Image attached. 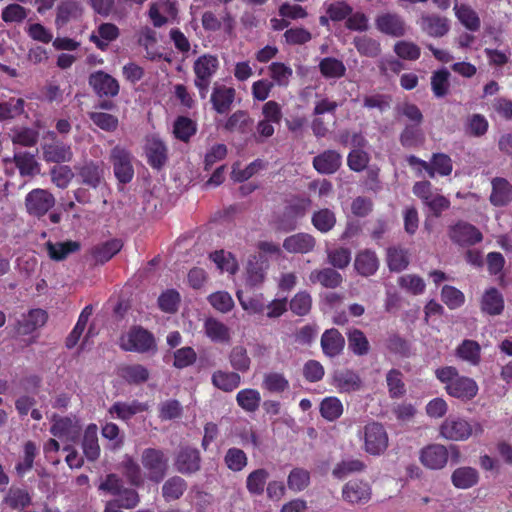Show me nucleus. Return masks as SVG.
I'll use <instances>...</instances> for the list:
<instances>
[{
    "instance_id": "nucleus-1",
    "label": "nucleus",
    "mask_w": 512,
    "mask_h": 512,
    "mask_svg": "<svg viewBox=\"0 0 512 512\" xmlns=\"http://www.w3.org/2000/svg\"><path fill=\"white\" fill-rule=\"evenodd\" d=\"M484 431L483 425L476 420L461 415H449L439 425V436L447 441L462 442L478 437Z\"/></svg>"
},
{
    "instance_id": "nucleus-2",
    "label": "nucleus",
    "mask_w": 512,
    "mask_h": 512,
    "mask_svg": "<svg viewBox=\"0 0 512 512\" xmlns=\"http://www.w3.org/2000/svg\"><path fill=\"white\" fill-rule=\"evenodd\" d=\"M435 376L445 384L446 392L452 397L470 400L477 395V383L472 378L460 376L455 367H440L435 370Z\"/></svg>"
},
{
    "instance_id": "nucleus-3",
    "label": "nucleus",
    "mask_w": 512,
    "mask_h": 512,
    "mask_svg": "<svg viewBox=\"0 0 512 512\" xmlns=\"http://www.w3.org/2000/svg\"><path fill=\"white\" fill-rule=\"evenodd\" d=\"M363 450L373 456L382 455L389 446V437L384 426L378 422H369L359 431Z\"/></svg>"
},
{
    "instance_id": "nucleus-4",
    "label": "nucleus",
    "mask_w": 512,
    "mask_h": 512,
    "mask_svg": "<svg viewBox=\"0 0 512 512\" xmlns=\"http://www.w3.org/2000/svg\"><path fill=\"white\" fill-rule=\"evenodd\" d=\"M218 68L219 60L215 55L204 54L195 60L193 64L195 74L194 85L202 99L206 98L211 79L216 74Z\"/></svg>"
},
{
    "instance_id": "nucleus-5",
    "label": "nucleus",
    "mask_w": 512,
    "mask_h": 512,
    "mask_svg": "<svg viewBox=\"0 0 512 512\" xmlns=\"http://www.w3.org/2000/svg\"><path fill=\"white\" fill-rule=\"evenodd\" d=\"M141 463L152 481L160 482L167 472L168 459L161 450L145 449L141 455Z\"/></svg>"
},
{
    "instance_id": "nucleus-6",
    "label": "nucleus",
    "mask_w": 512,
    "mask_h": 512,
    "mask_svg": "<svg viewBox=\"0 0 512 512\" xmlns=\"http://www.w3.org/2000/svg\"><path fill=\"white\" fill-rule=\"evenodd\" d=\"M120 347L126 351L148 352L155 348L153 336L141 328H133L120 338Z\"/></svg>"
},
{
    "instance_id": "nucleus-7",
    "label": "nucleus",
    "mask_w": 512,
    "mask_h": 512,
    "mask_svg": "<svg viewBox=\"0 0 512 512\" xmlns=\"http://www.w3.org/2000/svg\"><path fill=\"white\" fill-rule=\"evenodd\" d=\"M110 160L113 165L115 177L118 181L121 183L130 182L134 175L130 152L123 147L115 146L111 150Z\"/></svg>"
},
{
    "instance_id": "nucleus-8",
    "label": "nucleus",
    "mask_w": 512,
    "mask_h": 512,
    "mask_svg": "<svg viewBox=\"0 0 512 512\" xmlns=\"http://www.w3.org/2000/svg\"><path fill=\"white\" fill-rule=\"evenodd\" d=\"M54 205V196L45 189H34L25 197L27 212L36 217L45 215Z\"/></svg>"
},
{
    "instance_id": "nucleus-9",
    "label": "nucleus",
    "mask_w": 512,
    "mask_h": 512,
    "mask_svg": "<svg viewBox=\"0 0 512 512\" xmlns=\"http://www.w3.org/2000/svg\"><path fill=\"white\" fill-rule=\"evenodd\" d=\"M449 453L442 444H430L420 451L419 460L421 464L430 470L443 469L448 463Z\"/></svg>"
},
{
    "instance_id": "nucleus-10",
    "label": "nucleus",
    "mask_w": 512,
    "mask_h": 512,
    "mask_svg": "<svg viewBox=\"0 0 512 512\" xmlns=\"http://www.w3.org/2000/svg\"><path fill=\"white\" fill-rule=\"evenodd\" d=\"M236 91L232 87L223 84H214L210 101L213 109L218 114H226L232 108L235 100Z\"/></svg>"
},
{
    "instance_id": "nucleus-11",
    "label": "nucleus",
    "mask_w": 512,
    "mask_h": 512,
    "mask_svg": "<svg viewBox=\"0 0 512 512\" xmlns=\"http://www.w3.org/2000/svg\"><path fill=\"white\" fill-rule=\"evenodd\" d=\"M203 332L213 343L229 344L232 340L231 329L225 323L213 317L204 320Z\"/></svg>"
},
{
    "instance_id": "nucleus-12",
    "label": "nucleus",
    "mask_w": 512,
    "mask_h": 512,
    "mask_svg": "<svg viewBox=\"0 0 512 512\" xmlns=\"http://www.w3.org/2000/svg\"><path fill=\"white\" fill-rule=\"evenodd\" d=\"M89 84L100 96L114 97L119 93L120 89L118 81L103 71L92 73L89 77Z\"/></svg>"
},
{
    "instance_id": "nucleus-13",
    "label": "nucleus",
    "mask_w": 512,
    "mask_h": 512,
    "mask_svg": "<svg viewBox=\"0 0 512 512\" xmlns=\"http://www.w3.org/2000/svg\"><path fill=\"white\" fill-rule=\"evenodd\" d=\"M342 497L350 504H364L371 498V488L367 482L351 480L344 485Z\"/></svg>"
},
{
    "instance_id": "nucleus-14",
    "label": "nucleus",
    "mask_w": 512,
    "mask_h": 512,
    "mask_svg": "<svg viewBox=\"0 0 512 512\" xmlns=\"http://www.w3.org/2000/svg\"><path fill=\"white\" fill-rule=\"evenodd\" d=\"M376 27L384 34L401 37L406 33V24L403 18L395 13H384L375 20Z\"/></svg>"
},
{
    "instance_id": "nucleus-15",
    "label": "nucleus",
    "mask_w": 512,
    "mask_h": 512,
    "mask_svg": "<svg viewBox=\"0 0 512 512\" xmlns=\"http://www.w3.org/2000/svg\"><path fill=\"white\" fill-rule=\"evenodd\" d=\"M449 236L452 241L459 245H473L482 240L481 232L471 224L459 222L449 230Z\"/></svg>"
},
{
    "instance_id": "nucleus-16",
    "label": "nucleus",
    "mask_w": 512,
    "mask_h": 512,
    "mask_svg": "<svg viewBox=\"0 0 512 512\" xmlns=\"http://www.w3.org/2000/svg\"><path fill=\"white\" fill-rule=\"evenodd\" d=\"M332 384L340 393L359 391L362 388L360 376L349 369H341L334 372Z\"/></svg>"
},
{
    "instance_id": "nucleus-17",
    "label": "nucleus",
    "mask_w": 512,
    "mask_h": 512,
    "mask_svg": "<svg viewBox=\"0 0 512 512\" xmlns=\"http://www.w3.org/2000/svg\"><path fill=\"white\" fill-rule=\"evenodd\" d=\"M175 466L182 474H193L200 470L201 458L199 451L193 448H183L177 455Z\"/></svg>"
},
{
    "instance_id": "nucleus-18",
    "label": "nucleus",
    "mask_w": 512,
    "mask_h": 512,
    "mask_svg": "<svg viewBox=\"0 0 512 512\" xmlns=\"http://www.w3.org/2000/svg\"><path fill=\"white\" fill-rule=\"evenodd\" d=\"M79 422L70 417H54L50 432L59 439L74 441L79 432Z\"/></svg>"
},
{
    "instance_id": "nucleus-19",
    "label": "nucleus",
    "mask_w": 512,
    "mask_h": 512,
    "mask_svg": "<svg viewBox=\"0 0 512 512\" xmlns=\"http://www.w3.org/2000/svg\"><path fill=\"white\" fill-rule=\"evenodd\" d=\"M419 25L431 37H443L450 30L449 20L446 17L434 14H422Z\"/></svg>"
},
{
    "instance_id": "nucleus-20",
    "label": "nucleus",
    "mask_w": 512,
    "mask_h": 512,
    "mask_svg": "<svg viewBox=\"0 0 512 512\" xmlns=\"http://www.w3.org/2000/svg\"><path fill=\"white\" fill-rule=\"evenodd\" d=\"M480 309L491 316L500 315L504 310L502 293L495 287L487 288L481 296Z\"/></svg>"
},
{
    "instance_id": "nucleus-21",
    "label": "nucleus",
    "mask_w": 512,
    "mask_h": 512,
    "mask_svg": "<svg viewBox=\"0 0 512 512\" xmlns=\"http://www.w3.org/2000/svg\"><path fill=\"white\" fill-rule=\"evenodd\" d=\"M148 409L145 403L133 400L130 402L117 401L109 408L111 417L122 421L130 420L134 415L142 413Z\"/></svg>"
},
{
    "instance_id": "nucleus-22",
    "label": "nucleus",
    "mask_w": 512,
    "mask_h": 512,
    "mask_svg": "<svg viewBox=\"0 0 512 512\" xmlns=\"http://www.w3.org/2000/svg\"><path fill=\"white\" fill-rule=\"evenodd\" d=\"M48 320V314L43 309H32L22 316L18 323V333L27 335L43 327Z\"/></svg>"
},
{
    "instance_id": "nucleus-23",
    "label": "nucleus",
    "mask_w": 512,
    "mask_h": 512,
    "mask_svg": "<svg viewBox=\"0 0 512 512\" xmlns=\"http://www.w3.org/2000/svg\"><path fill=\"white\" fill-rule=\"evenodd\" d=\"M315 238L307 233H297L287 237L283 242L284 249L289 253L305 254L314 249Z\"/></svg>"
},
{
    "instance_id": "nucleus-24",
    "label": "nucleus",
    "mask_w": 512,
    "mask_h": 512,
    "mask_svg": "<svg viewBox=\"0 0 512 512\" xmlns=\"http://www.w3.org/2000/svg\"><path fill=\"white\" fill-rule=\"evenodd\" d=\"M82 5L74 0L63 1L57 7V16L55 23L58 27H62L69 22L78 21L82 17Z\"/></svg>"
},
{
    "instance_id": "nucleus-25",
    "label": "nucleus",
    "mask_w": 512,
    "mask_h": 512,
    "mask_svg": "<svg viewBox=\"0 0 512 512\" xmlns=\"http://www.w3.org/2000/svg\"><path fill=\"white\" fill-rule=\"evenodd\" d=\"M453 11L457 20L469 31L476 32L480 29L481 20L478 13L467 4H459L455 0Z\"/></svg>"
},
{
    "instance_id": "nucleus-26",
    "label": "nucleus",
    "mask_w": 512,
    "mask_h": 512,
    "mask_svg": "<svg viewBox=\"0 0 512 512\" xmlns=\"http://www.w3.org/2000/svg\"><path fill=\"white\" fill-rule=\"evenodd\" d=\"M354 268L361 276L368 277L374 275L379 268V260L375 252L363 250L357 253L354 260Z\"/></svg>"
},
{
    "instance_id": "nucleus-27",
    "label": "nucleus",
    "mask_w": 512,
    "mask_h": 512,
    "mask_svg": "<svg viewBox=\"0 0 512 512\" xmlns=\"http://www.w3.org/2000/svg\"><path fill=\"white\" fill-rule=\"evenodd\" d=\"M491 185L490 202L494 206H504L512 200V186L506 179L493 178Z\"/></svg>"
},
{
    "instance_id": "nucleus-28",
    "label": "nucleus",
    "mask_w": 512,
    "mask_h": 512,
    "mask_svg": "<svg viewBox=\"0 0 512 512\" xmlns=\"http://www.w3.org/2000/svg\"><path fill=\"white\" fill-rule=\"evenodd\" d=\"M345 345V340L336 329L326 330L321 337V347L325 355L335 357L339 355Z\"/></svg>"
},
{
    "instance_id": "nucleus-29",
    "label": "nucleus",
    "mask_w": 512,
    "mask_h": 512,
    "mask_svg": "<svg viewBox=\"0 0 512 512\" xmlns=\"http://www.w3.org/2000/svg\"><path fill=\"white\" fill-rule=\"evenodd\" d=\"M309 281L312 284L319 283L326 288H337L341 285L343 278L339 272L332 268L314 269L309 274Z\"/></svg>"
},
{
    "instance_id": "nucleus-30",
    "label": "nucleus",
    "mask_w": 512,
    "mask_h": 512,
    "mask_svg": "<svg viewBox=\"0 0 512 512\" xmlns=\"http://www.w3.org/2000/svg\"><path fill=\"white\" fill-rule=\"evenodd\" d=\"M313 165L319 173L331 174L340 167L341 156L336 151L328 150L316 156Z\"/></svg>"
},
{
    "instance_id": "nucleus-31",
    "label": "nucleus",
    "mask_w": 512,
    "mask_h": 512,
    "mask_svg": "<svg viewBox=\"0 0 512 512\" xmlns=\"http://www.w3.org/2000/svg\"><path fill=\"white\" fill-rule=\"evenodd\" d=\"M212 384L224 391L231 392L241 384V376L234 371L216 370L211 377Z\"/></svg>"
},
{
    "instance_id": "nucleus-32",
    "label": "nucleus",
    "mask_w": 512,
    "mask_h": 512,
    "mask_svg": "<svg viewBox=\"0 0 512 512\" xmlns=\"http://www.w3.org/2000/svg\"><path fill=\"white\" fill-rule=\"evenodd\" d=\"M82 449L86 458L90 461H94L99 457L100 446L98 444V428L96 424H90L85 429Z\"/></svg>"
},
{
    "instance_id": "nucleus-33",
    "label": "nucleus",
    "mask_w": 512,
    "mask_h": 512,
    "mask_svg": "<svg viewBox=\"0 0 512 512\" xmlns=\"http://www.w3.org/2000/svg\"><path fill=\"white\" fill-rule=\"evenodd\" d=\"M73 153L69 145L53 143L43 147V158L47 162L63 163L71 161Z\"/></svg>"
},
{
    "instance_id": "nucleus-34",
    "label": "nucleus",
    "mask_w": 512,
    "mask_h": 512,
    "mask_svg": "<svg viewBox=\"0 0 512 512\" xmlns=\"http://www.w3.org/2000/svg\"><path fill=\"white\" fill-rule=\"evenodd\" d=\"M478 480L479 474L472 467L457 468L451 475L452 484L458 489H469L476 485Z\"/></svg>"
},
{
    "instance_id": "nucleus-35",
    "label": "nucleus",
    "mask_w": 512,
    "mask_h": 512,
    "mask_svg": "<svg viewBox=\"0 0 512 512\" xmlns=\"http://www.w3.org/2000/svg\"><path fill=\"white\" fill-rule=\"evenodd\" d=\"M146 154L148 162L154 168H160L167 159V149L163 142L157 138H151L147 142Z\"/></svg>"
},
{
    "instance_id": "nucleus-36",
    "label": "nucleus",
    "mask_w": 512,
    "mask_h": 512,
    "mask_svg": "<svg viewBox=\"0 0 512 512\" xmlns=\"http://www.w3.org/2000/svg\"><path fill=\"white\" fill-rule=\"evenodd\" d=\"M150 18L155 26L164 25L169 18H174L176 9L169 1L161 0L150 8Z\"/></svg>"
},
{
    "instance_id": "nucleus-37",
    "label": "nucleus",
    "mask_w": 512,
    "mask_h": 512,
    "mask_svg": "<svg viewBox=\"0 0 512 512\" xmlns=\"http://www.w3.org/2000/svg\"><path fill=\"white\" fill-rule=\"evenodd\" d=\"M119 35V29L112 23H103L98 27L97 34L93 33L90 40L101 50L106 49L108 44Z\"/></svg>"
},
{
    "instance_id": "nucleus-38",
    "label": "nucleus",
    "mask_w": 512,
    "mask_h": 512,
    "mask_svg": "<svg viewBox=\"0 0 512 512\" xmlns=\"http://www.w3.org/2000/svg\"><path fill=\"white\" fill-rule=\"evenodd\" d=\"M13 159L22 176H34L40 173V165L34 155L27 152H17Z\"/></svg>"
},
{
    "instance_id": "nucleus-39",
    "label": "nucleus",
    "mask_w": 512,
    "mask_h": 512,
    "mask_svg": "<svg viewBox=\"0 0 512 512\" xmlns=\"http://www.w3.org/2000/svg\"><path fill=\"white\" fill-rule=\"evenodd\" d=\"M119 375L130 384H141L148 380L149 371L140 364H131L122 366L119 369Z\"/></svg>"
},
{
    "instance_id": "nucleus-40",
    "label": "nucleus",
    "mask_w": 512,
    "mask_h": 512,
    "mask_svg": "<svg viewBox=\"0 0 512 512\" xmlns=\"http://www.w3.org/2000/svg\"><path fill=\"white\" fill-rule=\"evenodd\" d=\"M229 363L238 372L245 373L250 369L251 358L243 345L234 346L229 353Z\"/></svg>"
},
{
    "instance_id": "nucleus-41",
    "label": "nucleus",
    "mask_w": 512,
    "mask_h": 512,
    "mask_svg": "<svg viewBox=\"0 0 512 512\" xmlns=\"http://www.w3.org/2000/svg\"><path fill=\"white\" fill-rule=\"evenodd\" d=\"M480 345L474 340H464L456 349V355L471 365H478L480 362Z\"/></svg>"
},
{
    "instance_id": "nucleus-42",
    "label": "nucleus",
    "mask_w": 512,
    "mask_h": 512,
    "mask_svg": "<svg viewBox=\"0 0 512 512\" xmlns=\"http://www.w3.org/2000/svg\"><path fill=\"white\" fill-rule=\"evenodd\" d=\"M489 123L481 114L469 115L464 123V132L468 136L481 137L486 134Z\"/></svg>"
},
{
    "instance_id": "nucleus-43",
    "label": "nucleus",
    "mask_w": 512,
    "mask_h": 512,
    "mask_svg": "<svg viewBox=\"0 0 512 512\" xmlns=\"http://www.w3.org/2000/svg\"><path fill=\"white\" fill-rule=\"evenodd\" d=\"M238 405L247 412H254L259 408L261 395L258 390L246 388L237 393Z\"/></svg>"
},
{
    "instance_id": "nucleus-44",
    "label": "nucleus",
    "mask_w": 512,
    "mask_h": 512,
    "mask_svg": "<svg viewBox=\"0 0 512 512\" xmlns=\"http://www.w3.org/2000/svg\"><path fill=\"white\" fill-rule=\"evenodd\" d=\"M187 488L184 479L179 476L169 478L162 487V494L166 501L179 499Z\"/></svg>"
},
{
    "instance_id": "nucleus-45",
    "label": "nucleus",
    "mask_w": 512,
    "mask_h": 512,
    "mask_svg": "<svg viewBox=\"0 0 512 512\" xmlns=\"http://www.w3.org/2000/svg\"><path fill=\"white\" fill-rule=\"evenodd\" d=\"M320 413L327 421H334L343 414V404L337 397H326L320 404Z\"/></svg>"
},
{
    "instance_id": "nucleus-46",
    "label": "nucleus",
    "mask_w": 512,
    "mask_h": 512,
    "mask_svg": "<svg viewBox=\"0 0 512 512\" xmlns=\"http://www.w3.org/2000/svg\"><path fill=\"white\" fill-rule=\"evenodd\" d=\"M262 387L273 393H281L289 388V381L282 373L268 372L263 376Z\"/></svg>"
},
{
    "instance_id": "nucleus-47",
    "label": "nucleus",
    "mask_w": 512,
    "mask_h": 512,
    "mask_svg": "<svg viewBox=\"0 0 512 512\" xmlns=\"http://www.w3.org/2000/svg\"><path fill=\"white\" fill-rule=\"evenodd\" d=\"M269 75L273 80V84H277L278 86H287L290 82V79L293 75V70L291 67L287 66L281 62H273L268 67Z\"/></svg>"
},
{
    "instance_id": "nucleus-48",
    "label": "nucleus",
    "mask_w": 512,
    "mask_h": 512,
    "mask_svg": "<svg viewBox=\"0 0 512 512\" xmlns=\"http://www.w3.org/2000/svg\"><path fill=\"white\" fill-rule=\"evenodd\" d=\"M452 160L445 154H435L429 163V169L427 170L430 177H434L435 174L441 176L450 175L452 172Z\"/></svg>"
},
{
    "instance_id": "nucleus-49",
    "label": "nucleus",
    "mask_w": 512,
    "mask_h": 512,
    "mask_svg": "<svg viewBox=\"0 0 512 512\" xmlns=\"http://www.w3.org/2000/svg\"><path fill=\"white\" fill-rule=\"evenodd\" d=\"M237 299L246 312L249 314H259L265 308L263 294H257L251 297H245L241 290L236 292Z\"/></svg>"
},
{
    "instance_id": "nucleus-50",
    "label": "nucleus",
    "mask_w": 512,
    "mask_h": 512,
    "mask_svg": "<svg viewBox=\"0 0 512 512\" xmlns=\"http://www.w3.org/2000/svg\"><path fill=\"white\" fill-rule=\"evenodd\" d=\"M80 248L78 242L75 241H66L60 243H47V250L50 258L54 260H63L70 253L77 251Z\"/></svg>"
},
{
    "instance_id": "nucleus-51",
    "label": "nucleus",
    "mask_w": 512,
    "mask_h": 512,
    "mask_svg": "<svg viewBox=\"0 0 512 512\" xmlns=\"http://www.w3.org/2000/svg\"><path fill=\"white\" fill-rule=\"evenodd\" d=\"M348 345L350 350L359 356L369 352V342L365 334L359 329H352L348 333Z\"/></svg>"
},
{
    "instance_id": "nucleus-52",
    "label": "nucleus",
    "mask_w": 512,
    "mask_h": 512,
    "mask_svg": "<svg viewBox=\"0 0 512 512\" xmlns=\"http://www.w3.org/2000/svg\"><path fill=\"white\" fill-rule=\"evenodd\" d=\"M312 223L318 231L326 233L335 226L336 217L333 211L324 208L313 214Z\"/></svg>"
},
{
    "instance_id": "nucleus-53",
    "label": "nucleus",
    "mask_w": 512,
    "mask_h": 512,
    "mask_svg": "<svg viewBox=\"0 0 512 512\" xmlns=\"http://www.w3.org/2000/svg\"><path fill=\"white\" fill-rule=\"evenodd\" d=\"M251 123L247 112L237 110L231 114L223 123V128L228 132H245L246 127Z\"/></svg>"
},
{
    "instance_id": "nucleus-54",
    "label": "nucleus",
    "mask_w": 512,
    "mask_h": 512,
    "mask_svg": "<svg viewBox=\"0 0 512 512\" xmlns=\"http://www.w3.org/2000/svg\"><path fill=\"white\" fill-rule=\"evenodd\" d=\"M319 68L322 75L326 78H340L346 71L343 62L332 57L322 59Z\"/></svg>"
},
{
    "instance_id": "nucleus-55",
    "label": "nucleus",
    "mask_w": 512,
    "mask_h": 512,
    "mask_svg": "<svg viewBox=\"0 0 512 512\" xmlns=\"http://www.w3.org/2000/svg\"><path fill=\"white\" fill-rule=\"evenodd\" d=\"M398 285L400 288L413 295L422 294L426 287L425 281L415 274H406L399 277Z\"/></svg>"
},
{
    "instance_id": "nucleus-56",
    "label": "nucleus",
    "mask_w": 512,
    "mask_h": 512,
    "mask_svg": "<svg viewBox=\"0 0 512 512\" xmlns=\"http://www.w3.org/2000/svg\"><path fill=\"white\" fill-rule=\"evenodd\" d=\"M207 300L215 310L221 313H228L234 307V300L226 291L214 292L208 296Z\"/></svg>"
},
{
    "instance_id": "nucleus-57",
    "label": "nucleus",
    "mask_w": 512,
    "mask_h": 512,
    "mask_svg": "<svg viewBox=\"0 0 512 512\" xmlns=\"http://www.w3.org/2000/svg\"><path fill=\"white\" fill-rule=\"evenodd\" d=\"M210 258L222 272L234 274L237 271V261L230 252L216 251L210 255Z\"/></svg>"
},
{
    "instance_id": "nucleus-58",
    "label": "nucleus",
    "mask_w": 512,
    "mask_h": 512,
    "mask_svg": "<svg viewBox=\"0 0 512 512\" xmlns=\"http://www.w3.org/2000/svg\"><path fill=\"white\" fill-rule=\"evenodd\" d=\"M269 473L265 469H257L251 472L246 480V487L251 494L260 495L264 491V486Z\"/></svg>"
},
{
    "instance_id": "nucleus-59",
    "label": "nucleus",
    "mask_w": 512,
    "mask_h": 512,
    "mask_svg": "<svg viewBox=\"0 0 512 512\" xmlns=\"http://www.w3.org/2000/svg\"><path fill=\"white\" fill-rule=\"evenodd\" d=\"M37 454V446L34 442L28 441L24 444L23 457L15 466L16 472L19 475H24L31 470L34 462V458Z\"/></svg>"
},
{
    "instance_id": "nucleus-60",
    "label": "nucleus",
    "mask_w": 512,
    "mask_h": 512,
    "mask_svg": "<svg viewBox=\"0 0 512 512\" xmlns=\"http://www.w3.org/2000/svg\"><path fill=\"white\" fill-rule=\"evenodd\" d=\"M312 307V297L307 291H299L290 301L291 311L298 315L308 314Z\"/></svg>"
},
{
    "instance_id": "nucleus-61",
    "label": "nucleus",
    "mask_w": 512,
    "mask_h": 512,
    "mask_svg": "<svg viewBox=\"0 0 512 512\" xmlns=\"http://www.w3.org/2000/svg\"><path fill=\"white\" fill-rule=\"evenodd\" d=\"M79 175L84 184L93 188H96L102 179V171L99 165L92 161L80 168Z\"/></svg>"
},
{
    "instance_id": "nucleus-62",
    "label": "nucleus",
    "mask_w": 512,
    "mask_h": 512,
    "mask_svg": "<svg viewBox=\"0 0 512 512\" xmlns=\"http://www.w3.org/2000/svg\"><path fill=\"white\" fill-rule=\"evenodd\" d=\"M387 262L390 270L402 271L409 264L408 253L400 248H390L387 251Z\"/></svg>"
},
{
    "instance_id": "nucleus-63",
    "label": "nucleus",
    "mask_w": 512,
    "mask_h": 512,
    "mask_svg": "<svg viewBox=\"0 0 512 512\" xmlns=\"http://www.w3.org/2000/svg\"><path fill=\"white\" fill-rule=\"evenodd\" d=\"M196 132V124L191 119L181 116L174 123L173 133L181 141H187Z\"/></svg>"
},
{
    "instance_id": "nucleus-64",
    "label": "nucleus",
    "mask_w": 512,
    "mask_h": 512,
    "mask_svg": "<svg viewBox=\"0 0 512 512\" xmlns=\"http://www.w3.org/2000/svg\"><path fill=\"white\" fill-rule=\"evenodd\" d=\"M449 77L450 73L446 69H441L433 73L431 77V88L436 97L440 98L448 93Z\"/></svg>"
}]
</instances>
